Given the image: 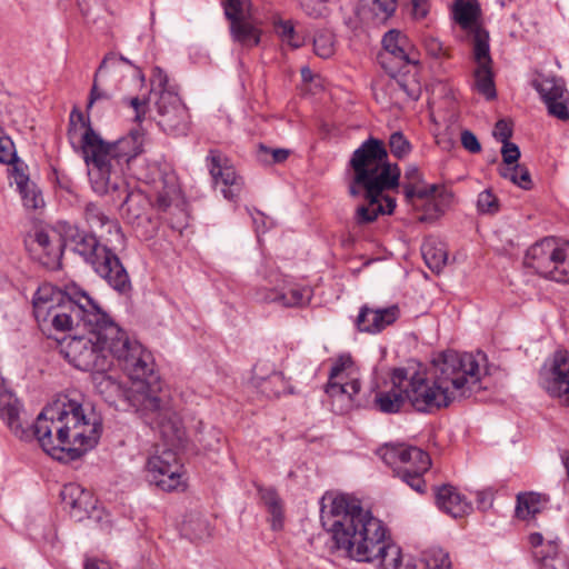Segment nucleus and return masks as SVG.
Segmentation results:
<instances>
[{
  "instance_id": "obj_58",
  "label": "nucleus",
  "mask_w": 569,
  "mask_h": 569,
  "mask_svg": "<svg viewBox=\"0 0 569 569\" xmlns=\"http://www.w3.org/2000/svg\"><path fill=\"white\" fill-rule=\"evenodd\" d=\"M529 542L533 548H540L539 550H543V553H547V545H543V537L539 532H533L529 536Z\"/></svg>"
},
{
  "instance_id": "obj_9",
  "label": "nucleus",
  "mask_w": 569,
  "mask_h": 569,
  "mask_svg": "<svg viewBox=\"0 0 569 569\" xmlns=\"http://www.w3.org/2000/svg\"><path fill=\"white\" fill-rule=\"evenodd\" d=\"M150 94L157 97V122L159 127L172 136L187 134L190 126V116L177 91L169 84L167 73L154 67L150 78Z\"/></svg>"
},
{
  "instance_id": "obj_38",
  "label": "nucleus",
  "mask_w": 569,
  "mask_h": 569,
  "mask_svg": "<svg viewBox=\"0 0 569 569\" xmlns=\"http://www.w3.org/2000/svg\"><path fill=\"white\" fill-rule=\"evenodd\" d=\"M397 7V0H373L370 6V12L372 14L371 22L373 24L385 23L391 16H393Z\"/></svg>"
},
{
  "instance_id": "obj_10",
  "label": "nucleus",
  "mask_w": 569,
  "mask_h": 569,
  "mask_svg": "<svg viewBox=\"0 0 569 569\" xmlns=\"http://www.w3.org/2000/svg\"><path fill=\"white\" fill-rule=\"evenodd\" d=\"M377 453L411 489L419 493L425 492L423 475L431 467V459L426 451L415 446L397 443L385 445L378 449Z\"/></svg>"
},
{
  "instance_id": "obj_64",
  "label": "nucleus",
  "mask_w": 569,
  "mask_h": 569,
  "mask_svg": "<svg viewBox=\"0 0 569 569\" xmlns=\"http://www.w3.org/2000/svg\"><path fill=\"white\" fill-rule=\"evenodd\" d=\"M142 569H152V568H142Z\"/></svg>"
},
{
  "instance_id": "obj_57",
  "label": "nucleus",
  "mask_w": 569,
  "mask_h": 569,
  "mask_svg": "<svg viewBox=\"0 0 569 569\" xmlns=\"http://www.w3.org/2000/svg\"><path fill=\"white\" fill-rule=\"evenodd\" d=\"M129 104L136 111V120L138 121H141L143 114H144V110H146V104L143 101H141L138 97H134V98H131L129 100Z\"/></svg>"
},
{
  "instance_id": "obj_1",
  "label": "nucleus",
  "mask_w": 569,
  "mask_h": 569,
  "mask_svg": "<svg viewBox=\"0 0 569 569\" xmlns=\"http://www.w3.org/2000/svg\"><path fill=\"white\" fill-rule=\"evenodd\" d=\"M33 315L41 331L51 337L82 328L87 335L74 336L60 343V353L70 365L81 371H106L111 366V356L121 359L123 367L137 375V361L148 367L149 357L141 355V343L130 340L98 303L77 286L64 291L43 283L34 293Z\"/></svg>"
},
{
  "instance_id": "obj_35",
  "label": "nucleus",
  "mask_w": 569,
  "mask_h": 569,
  "mask_svg": "<svg viewBox=\"0 0 569 569\" xmlns=\"http://www.w3.org/2000/svg\"><path fill=\"white\" fill-rule=\"evenodd\" d=\"M472 37V43H473V57L478 64V67L481 66H491L492 60L490 57V49H489V34L488 32L481 28L476 29L472 32H469Z\"/></svg>"
},
{
  "instance_id": "obj_16",
  "label": "nucleus",
  "mask_w": 569,
  "mask_h": 569,
  "mask_svg": "<svg viewBox=\"0 0 569 569\" xmlns=\"http://www.w3.org/2000/svg\"><path fill=\"white\" fill-rule=\"evenodd\" d=\"M540 98L546 103L550 116L561 120H569V92L562 79L539 76L532 82Z\"/></svg>"
},
{
  "instance_id": "obj_7",
  "label": "nucleus",
  "mask_w": 569,
  "mask_h": 569,
  "mask_svg": "<svg viewBox=\"0 0 569 569\" xmlns=\"http://www.w3.org/2000/svg\"><path fill=\"white\" fill-rule=\"evenodd\" d=\"M349 167V193L367 200V204L356 209L355 222L363 226L373 222L380 214H391L396 200L382 193L399 186L400 169L398 164L389 162L385 143L370 137L353 151Z\"/></svg>"
},
{
  "instance_id": "obj_47",
  "label": "nucleus",
  "mask_w": 569,
  "mask_h": 569,
  "mask_svg": "<svg viewBox=\"0 0 569 569\" xmlns=\"http://www.w3.org/2000/svg\"><path fill=\"white\" fill-rule=\"evenodd\" d=\"M328 0H299L303 12L315 19L323 18L328 14Z\"/></svg>"
},
{
  "instance_id": "obj_49",
  "label": "nucleus",
  "mask_w": 569,
  "mask_h": 569,
  "mask_svg": "<svg viewBox=\"0 0 569 569\" xmlns=\"http://www.w3.org/2000/svg\"><path fill=\"white\" fill-rule=\"evenodd\" d=\"M405 197L408 202H411L413 198L427 199L432 196L437 187L435 184L429 187L417 186L416 183H405L402 186Z\"/></svg>"
},
{
  "instance_id": "obj_28",
  "label": "nucleus",
  "mask_w": 569,
  "mask_h": 569,
  "mask_svg": "<svg viewBox=\"0 0 569 569\" xmlns=\"http://www.w3.org/2000/svg\"><path fill=\"white\" fill-rule=\"evenodd\" d=\"M549 500V497L545 493L519 492L516 498L515 515L523 521L533 520L547 507Z\"/></svg>"
},
{
  "instance_id": "obj_54",
  "label": "nucleus",
  "mask_w": 569,
  "mask_h": 569,
  "mask_svg": "<svg viewBox=\"0 0 569 569\" xmlns=\"http://www.w3.org/2000/svg\"><path fill=\"white\" fill-rule=\"evenodd\" d=\"M493 136L497 140H499L502 143L509 142V139L512 136V128L506 120H499L497 121L495 129H493Z\"/></svg>"
},
{
  "instance_id": "obj_15",
  "label": "nucleus",
  "mask_w": 569,
  "mask_h": 569,
  "mask_svg": "<svg viewBox=\"0 0 569 569\" xmlns=\"http://www.w3.org/2000/svg\"><path fill=\"white\" fill-rule=\"evenodd\" d=\"M123 64L132 66L131 61L116 53H108L101 61L98 70L93 76L92 87L87 103V110H91L97 103L102 106L110 102L113 92L118 90V83L112 87L108 84L109 76H118L121 73Z\"/></svg>"
},
{
  "instance_id": "obj_11",
  "label": "nucleus",
  "mask_w": 569,
  "mask_h": 569,
  "mask_svg": "<svg viewBox=\"0 0 569 569\" xmlns=\"http://www.w3.org/2000/svg\"><path fill=\"white\" fill-rule=\"evenodd\" d=\"M385 53L379 56L381 66L392 77L395 84L411 100H418L421 96V84L415 76L397 74L393 68L388 67V60H396L399 68L409 63H416L410 57V43L408 38L398 30L388 31L382 39Z\"/></svg>"
},
{
  "instance_id": "obj_33",
  "label": "nucleus",
  "mask_w": 569,
  "mask_h": 569,
  "mask_svg": "<svg viewBox=\"0 0 569 569\" xmlns=\"http://www.w3.org/2000/svg\"><path fill=\"white\" fill-rule=\"evenodd\" d=\"M421 253L430 270L439 272L446 266L448 254L441 242L426 240L421 246Z\"/></svg>"
},
{
  "instance_id": "obj_25",
  "label": "nucleus",
  "mask_w": 569,
  "mask_h": 569,
  "mask_svg": "<svg viewBox=\"0 0 569 569\" xmlns=\"http://www.w3.org/2000/svg\"><path fill=\"white\" fill-rule=\"evenodd\" d=\"M84 219L92 228H107V231L110 234V238L106 239L107 242L123 246L124 236L118 221L110 219L98 204L90 202L86 206Z\"/></svg>"
},
{
  "instance_id": "obj_46",
  "label": "nucleus",
  "mask_w": 569,
  "mask_h": 569,
  "mask_svg": "<svg viewBox=\"0 0 569 569\" xmlns=\"http://www.w3.org/2000/svg\"><path fill=\"white\" fill-rule=\"evenodd\" d=\"M18 160L14 143L0 127V163L9 164Z\"/></svg>"
},
{
  "instance_id": "obj_8",
  "label": "nucleus",
  "mask_w": 569,
  "mask_h": 569,
  "mask_svg": "<svg viewBox=\"0 0 569 569\" xmlns=\"http://www.w3.org/2000/svg\"><path fill=\"white\" fill-rule=\"evenodd\" d=\"M60 233L64 248L81 257L110 287L119 292L130 289L129 274L110 242L102 244L93 233L67 221H60Z\"/></svg>"
},
{
  "instance_id": "obj_48",
  "label": "nucleus",
  "mask_w": 569,
  "mask_h": 569,
  "mask_svg": "<svg viewBox=\"0 0 569 569\" xmlns=\"http://www.w3.org/2000/svg\"><path fill=\"white\" fill-rule=\"evenodd\" d=\"M477 208L481 213L493 214L499 210L498 199L490 190H485L478 194Z\"/></svg>"
},
{
  "instance_id": "obj_40",
  "label": "nucleus",
  "mask_w": 569,
  "mask_h": 569,
  "mask_svg": "<svg viewBox=\"0 0 569 569\" xmlns=\"http://www.w3.org/2000/svg\"><path fill=\"white\" fill-rule=\"evenodd\" d=\"M500 176L510 179L515 184L528 190L531 188L532 181L530 179L529 170L519 163L513 167H505L499 169Z\"/></svg>"
},
{
  "instance_id": "obj_45",
  "label": "nucleus",
  "mask_w": 569,
  "mask_h": 569,
  "mask_svg": "<svg viewBox=\"0 0 569 569\" xmlns=\"http://www.w3.org/2000/svg\"><path fill=\"white\" fill-rule=\"evenodd\" d=\"M22 203L27 209H38L43 206V198L38 187L32 182L19 190Z\"/></svg>"
},
{
  "instance_id": "obj_23",
  "label": "nucleus",
  "mask_w": 569,
  "mask_h": 569,
  "mask_svg": "<svg viewBox=\"0 0 569 569\" xmlns=\"http://www.w3.org/2000/svg\"><path fill=\"white\" fill-rule=\"evenodd\" d=\"M264 363H257L252 370L251 383L268 398L279 397L287 392L289 383L282 372L266 368Z\"/></svg>"
},
{
  "instance_id": "obj_55",
  "label": "nucleus",
  "mask_w": 569,
  "mask_h": 569,
  "mask_svg": "<svg viewBox=\"0 0 569 569\" xmlns=\"http://www.w3.org/2000/svg\"><path fill=\"white\" fill-rule=\"evenodd\" d=\"M461 144L466 150L472 153H478L481 150V146L477 137L469 130H463L461 132Z\"/></svg>"
},
{
  "instance_id": "obj_37",
  "label": "nucleus",
  "mask_w": 569,
  "mask_h": 569,
  "mask_svg": "<svg viewBox=\"0 0 569 569\" xmlns=\"http://www.w3.org/2000/svg\"><path fill=\"white\" fill-rule=\"evenodd\" d=\"M535 557L540 563L539 569H566V561L559 555V546L556 541L547 543V553L543 550H536Z\"/></svg>"
},
{
  "instance_id": "obj_36",
  "label": "nucleus",
  "mask_w": 569,
  "mask_h": 569,
  "mask_svg": "<svg viewBox=\"0 0 569 569\" xmlns=\"http://www.w3.org/2000/svg\"><path fill=\"white\" fill-rule=\"evenodd\" d=\"M181 531L186 537L193 541L203 540L211 535L207 519L201 516H190L182 522Z\"/></svg>"
},
{
  "instance_id": "obj_26",
  "label": "nucleus",
  "mask_w": 569,
  "mask_h": 569,
  "mask_svg": "<svg viewBox=\"0 0 569 569\" xmlns=\"http://www.w3.org/2000/svg\"><path fill=\"white\" fill-rule=\"evenodd\" d=\"M436 502L442 511L453 518L463 517L471 510V505L466 497L461 496L458 490L450 485L438 488Z\"/></svg>"
},
{
  "instance_id": "obj_21",
  "label": "nucleus",
  "mask_w": 569,
  "mask_h": 569,
  "mask_svg": "<svg viewBox=\"0 0 569 569\" xmlns=\"http://www.w3.org/2000/svg\"><path fill=\"white\" fill-rule=\"evenodd\" d=\"M406 368H396L391 373V387L376 393L373 407L382 413L399 412L407 400L405 395Z\"/></svg>"
},
{
  "instance_id": "obj_29",
  "label": "nucleus",
  "mask_w": 569,
  "mask_h": 569,
  "mask_svg": "<svg viewBox=\"0 0 569 569\" xmlns=\"http://www.w3.org/2000/svg\"><path fill=\"white\" fill-rule=\"evenodd\" d=\"M455 21L467 32L481 29V9L478 0H456L452 6Z\"/></svg>"
},
{
  "instance_id": "obj_50",
  "label": "nucleus",
  "mask_w": 569,
  "mask_h": 569,
  "mask_svg": "<svg viewBox=\"0 0 569 569\" xmlns=\"http://www.w3.org/2000/svg\"><path fill=\"white\" fill-rule=\"evenodd\" d=\"M559 270L556 272V282L569 283V241L562 242Z\"/></svg>"
},
{
  "instance_id": "obj_4",
  "label": "nucleus",
  "mask_w": 569,
  "mask_h": 569,
  "mask_svg": "<svg viewBox=\"0 0 569 569\" xmlns=\"http://www.w3.org/2000/svg\"><path fill=\"white\" fill-rule=\"evenodd\" d=\"M486 355L446 350L432 360L430 376L406 368L405 395L412 408L433 413L469 396L481 380Z\"/></svg>"
},
{
  "instance_id": "obj_5",
  "label": "nucleus",
  "mask_w": 569,
  "mask_h": 569,
  "mask_svg": "<svg viewBox=\"0 0 569 569\" xmlns=\"http://www.w3.org/2000/svg\"><path fill=\"white\" fill-rule=\"evenodd\" d=\"M149 357L148 367L137 361V375H131L121 359H116L119 367L130 379V386L116 380L104 371L97 372L96 388L106 401H127L152 429H159L167 441L180 440L182 437L181 420L173 407L169 389L164 388L154 371L152 355L141 346V355L134 358Z\"/></svg>"
},
{
  "instance_id": "obj_20",
  "label": "nucleus",
  "mask_w": 569,
  "mask_h": 569,
  "mask_svg": "<svg viewBox=\"0 0 569 569\" xmlns=\"http://www.w3.org/2000/svg\"><path fill=\"white\" fill-rule=\"evenodd\" d=\"M311 298L312 290L309 287L293 282L287 277H283L274 288L268 290L263 296V300L267 302L287 308L306 307Z\"/></svg>"
},
{
  "instance_id": "obj_19",
  "label": "nucleus",
  "mask_w": 569,
  "mask_h": 569,
  "mask_svg": "<svg viewBox=\"0 0 569 569\" xmlns=\"http://www.w3.org/2000/svg\"><path fill=\"white\" fill-rule=\"evenodd\" d=\"M209 172L216 184L221 183V192L228 200H236L242 190L243 180L239 177L230 163L219 151L211 150L207 157Z\"/></svg>"
},
{
  "instance_id": "obj_53",
  "label": "nucleus",
  "mask_w": 569,
  "mask_h": 569,
  "mask_svg": "<svg viewBox=\"0 0 569 569\" xmlns=\"http://www.w3.org/2000/svg\"><path fill=\"white\" fill-rule=\"evenodd\" d=\"M495 500V490L492 488H486L477 491L476 501L478 508L487 510L492 507Z\"/></svg>"
},
{
  "instance_id": "obj_42",
  "label": "nucleus",
  "mask_w": 569,
  "mask_h": 569,
  "mask_svg": "<svg viewBox=\"0 0 569 569\" xmlns=\"http://www.w3.org/2000/svg\"><path fill=\"white\" fill-rule=\"evenodd\" d=\"M421 44L426 53L432 59L443 60L450 57L448 49L437 37L432 34H422Z\"/></svg>"
},
{
  "instance_id": "obj_30",
  "label": "nucleus",
  "mask_w": 569,
  "mask_h": 569,
  "mask_svg": "<svg viewBox=\"0 0 569 569\" xmlns=\"http://www.w3.org/2000/svg\"><path fill=\"white\" fill-rule=\"evenodd\" d=\"M405 569H452L449 553L441 548H430L422 558L409 560Z\"/></svg>"
},
{
  "instance_id": "obj_18",
  "label": "nucleus",
  "mask_w": 569,
  "mask_h": 569,
  "mask_svg": "<svg viewBox=\"0 0 569 569\" xmlns=\"http://www.w3.org/2000/svg\"><path fill=\"white\" fill-rule=\"evenodd\" d=\"M543 387L547 392L560 399L569 407V352L565 349L555 351L549 360V367L543 373Z\"/></svg>"
},
{
  "instance_id": "obj_27",
  "label": "nucleus",
  "mask_w": 569,
  "mask_h": 569,
  "mask_svg": "<svg viewBox=\"0 0 569 569\" xmlns=\"http://www.w3.org/2000/svg\"><path fill=\"white\" fill-rule=\"evenodd\" d=\"M229 22L231 39L241 48L250 50L260 43L262 31L249 20V17L237 18Z\"/></svg>"
},
{
  "instance_id": "obj_51",
  "label": "nucleus",
  "mask_w": 569,
  "mask_h": 569,
  "mask_svg": "<svg viewBox=\"0 0 569 569\" xmlns=\"http://www.w3.org/2000/svg\"><path fill=\"white\" fill-rule=\"evenodd\" d=\"M9 166H11L13 181L17 184L18 191L32 183L29 179V176L26 173L27 166L22 161L18 159L14 160L13 163H9Z\"/></svg>"
},
{
  "instance_id": "obj_44",
  "label": "nucleus",
  "mask_w": 569,
  "mask_h": 569,
  "mask_svg": "<svg viewBox=\"0 0 569 569\" xmlns=\"http://www.w3.org/2000/svg\"><path fill=\"white\" fill-rule=\"evenodd\" d=\"M389 148L390 152L398 159H402L407 157L411 150L412 146L410 141L405 137L401 131H395L389 137Z\"/></svg>"
},
{
  "instance_id": "obj_56",
  "label": "nucleus",
  "mask_w": 569,
  "mask_h": 569,
  "mask_svg": "<svg viewBox=\"0 0 569 569\" xmlns=\"http://www.w3.org/2000/svg\"><path fill=\"white\" fill-rule=\"evenodd\" d=\"M412 6V16L416 19H425L429 13L428 0H410Z\"/></svg>"
},
{
  "instance_id": "obj_43",
  "label": "nucleus",
  "mask_w": 569,
  "mask_h": 569,
  "mask_svg": "<svg viewBox=\"0 0 569 569\" xmlns=\"http://www.w3.org/2000/svg\"><path fill=\"white\" fill-rule=\"evenodd\" d=\"M222 6L229 21L241 17H250V0H222Z\"/></svg>"
},
{
  "instance_id": "obj_59",
  "label": "nucleus",
  "mask_w": 569,
  "mask_h": 569,
  "mask_svg": "<svg viewBox=\"0 0 569 569\" xmlns=\"http://www.w3.org/2000/svg\"><path fill=\"white\" fill-rule=\"evenodd\" d=\"M84 569H111L108 563L99 561L97 559H87L84 562Z\"/></svg>"
},
{
  "instance_id": "obj_6",
  "label": "nucleus",
  "mask_w": 569,
  "mask_h": 569,
  "mask_svg": "<svg viewBox=\"0 0 569 569\" xmlns=\"http://www.w3.org/2000/svg\"><path fill=\"white\" fill-rule=\"evenodd\" d=\"M24 429L22 440L32 435L53 459L76 460L98 443L102 420L90 403L66 395L43 408L31 431Z\"/></svg>"
},
{
  "instance_id": "obj_41",
  "label": "nucleus",
  "mask_w": 569,
  "mask_h": 569,
  "mask_svg": "<svg viewBox=\"0 0 569 569\" xmlns=\"http://www.w3.org/2000/svg\"><path fill=\"white\" fill-rule=\"evenodd\" d=\"M221 440L222 432L214 427H202L197 435V441L208 451H218Z\"/></svg>"
},
{
  "instance_id": "obj_32",
  "label": "nucleus",
  "mask_w": 569,
  "mask_h": 569,
  "mask_svg": "<svg viewBox=\"0 0 569 569\" xmlns=\"http://www.w3.org/2000/svg\"><path fill=\"white\" fill-rule=\"evenodd\" d=\"M272 26L274 33L281 40V42L287 44L291 49H298L305 44V37L297 32L296 23L293 20L274 18L272 21Z\"/></svg>"
},
{
  "instance_id": "obj_62",
  "label": "nucleus",
  "mask_w": 569,
  "mask_h": 569,
  "mask_svg": "<svg viewBox=\"0 0 569 569\" xmlns=\"http://www.w3.org/2000/svg\"><path fill=\"white\" fill-rule=\"evenodd\" d=\"M301 77L305 81H310L312 79V72L310 68L303 67L301 68Z\"/></svg>"
},
{
  "instance_id": "obj_52",
  "label": "nucleus",
  "mask_w": 569,
  "mask_h": 569,
  "mask_svg": "<svg viewBox=\"0 0 569 569\" xmlns=\"http://www.w3.org/2000/svg\"><path fill=\"white\" fill-rule=\"evenodd\" d=\"M501 154L507 167H513L520 158V150L516 143L509 141L502 143Z\"/></svg>"
},
{
  "instance_id": "obj_2",
  "label": "nucleus",
  "mask_w": 569,
  "mask_h": 569,
  "mask_svg": "<svg viewBox=\"0 0 569 569\" xmlns=\"http://www.w3.org/2000/svg\"><path fill=\"white\" fill-rule=\"evenodd\" d=\"M68 140L74 151H80L88 168L92 191L98 196H111L113 200L129 199L127 176L158 189V206L167 209L176 193V187L164 186L162 174L156 163L141 158L143 137L138 131L113 141H104L84 118L73 109L69 118Z\"/></svg>"
},
{
  "instance_id": "obj_31",
  "label": "nucleus",
  "mask_w": 569,
  "mask_h": 569,
  "mask_svg": "<svg viewBox=\"0 0 569 569\" xmlns=\"http://www.w3.org/2000/svg\"><path fill=\"white\" fill-rule=\"evenodd\" d=\"M258 492L268 512L271 515L272 529H281L283 526V503L277 490L272 487H259Z\"/></svg>"
},
{
  "instance_id": "obj_12",
  "label": "nucleus",
  "mask_w": 569,
  "mask_h": 569,
  "mask_svg": "<svg viewBox=\"0 0 569 569\" xmlns=\"http://www.w3.org/2000/svg\"><path fill=\"white\" fill-rule=\"evenodd\" d=\"M147 479L162 491H183L187 487L183 466L171 449L157 451L146 463Z\"/></svg>"
},
{
  "instance_id": "obj_3",
  "label": "nucleus",
  "mask_w": 569,
  "mask_h": 569,
  "mask_svg": "<svg viewBox=\"0 0 569 569\" xmlns=\"http://www.w3.org/2000/svg\"><path fill=\"white\" fill-rule=\"evenodd\" d=\"M321 520L329 525L336 548L358 562H369L381 569H398L402 552L386 537L383 522L365 510L360 500L337 495L321 507Z\"/></svg>"
},
{
  "instance_id": "obj_13",
  "label": "nucleus",
  "mask_w": 569,
  "mask_h": 569,
  "mask_svg": "<svg viewBox=\"0 0 569 569\" xmlns=\"http://www.w3.org/2000/svg\"><path fill=\"white\" fill-rule=\"evenodd\" d=\"M32 259L49 269L60 266L64 244L60 233V221L56 228L37 229L24 240Z\"/></svg>"
},
{
  "instance_id": "obj_34",
  "label": "nucleus",
  "mask_w": 569,
  "mask_h": 569,
  "mask_svg": "<svg viewBox=\"0 0 569 569\" xmlns=\"http://www.w3.org/2000/svg\"><path fill=\"white\" fill-rule=\"evenodd\" d=\"M473 77L475 89L480 94H482L487 100H492L497 97L491 66L477 67L473 72Z\"/></svg>"
},
{
  "instance_id": "obj_61",
  "label": "nucleus",
  "mask_w": 569,
  "mask_h": 569,
  "mask_svg": "<svg viewBox=\"0 0 569 569\" xmlns=\"http://www.w3.org/2000/svg\"><path fill=\"white\" fill-rule=\"evenodd\" d=\"M560 458H561L562 465L566 468V471H567V475H568V478H569V451L568 450H562L560 452Z\"/></svg>"
},
{
  "instance_id": "obj_60",
  "label": "nucleus",
  "mask_w": 569,
  "mask_h": 569,
  "mask_svg": "<svg viewBox=\"0 0 569 569\" xmlns=\"http://www.w3.org/2000/svg\"><path fill=\"white\" fill-rule=\"evenodd\" d=\"M289 157V151L287 149H274L272 151V158L274 162H282Z\"/></svg>"
},
{
  "instance_id": "obj_14",
  "label": "nucleus",
  "mask_w": 569,
  "mask_h": 569,
  "mask_svg": "<svg viewBox=\"0 0 569 569\" xmlns=\"http://www.w3.org/2000/svg\"><path fill=\"white\" fill-rule=\"evenodd\" d=\"M561 250L562 242L553 237H546L529 247L523 263L527 268L533 269L537 274L556 281Z\"/></svg>"
},
{
  "instance_id": "obj_22",
  "label": "nucleus",
  "mask_w": 569,
  "mask_h": 569,
  "mask_svg": "<svg viewBox=\"0 0 569 569\" xmlns=\"http://www.w3.org/2000/svg\"><path fill=\"white\" fill-rule=\"evenodd\" d=\"M399 317V308L391 306L373 309L362 306L356 319V327L361 332L376 335L392 325Z\"/></svg>"
},
{
  "instance_id": "obj_63",
  "label": "nucleus",
  "mask_w": 569,
  "mask_h": 569,
  "mask_svg": "<svg viewBox=\"0 0 569 569\" xmlns=\"http://www.w3.org/2000/svg\"><path fill=\"white\" fill-rule=\"evenodd\" d=\"M407 176L412 178L413 180H419L420 179V173H419V170L417 168H411L410 170L407 171Z\"/></svg>"
},
{
  "instance_id": "obj_17",
  "label": "nucleus",
  "mask_w": 569,
  "mask_h": 569,
  "mask_svg": "<svg viewBox=\"0 0 569 569\" xmlns=\"http://www.w3.org/2000/svg\"><path fill=\"white\" fill-rule=\"evenodd\" d=\"M352 360L350 357H339L332 366L326 392L333 399H339L346 405H350L353 398L360 391V381L351 377Z\"/></svg>"
},
{
  "instance_id": "obj_39",
  "label": "nucleus",
  "mask_w": 569,
  "mask_h": 569,
  "mask_svg": "<svg viewBox=\"0 0 569 569\" xmlns=\"http://www.w3.org/2000/svg\"><path fill=\"white\" fill-rule=\"evenodd\" d=\"M313 51L322 59L332 57L336 51L333 33L329 30L318 31L313 38Z\"/></svg>"
},
{
  "instance_id": "obj_24",
  "label": "nucleus",
  "mask_w": 569,
  "mask_h": 569,
  "mask_svg": "<svg viewBox=\"0 0 569 569\" xmlns=\"http://www.w3.org/2000/svg\"><path fill=\"white\" fill-rule=\"evenodd\" d=\"M61 498L64 507L69 508L71 516L78 520L89 515L96 506V499L91 491L78 483L66 485L61 491Z\"/></svg>"
}]
</instances>
